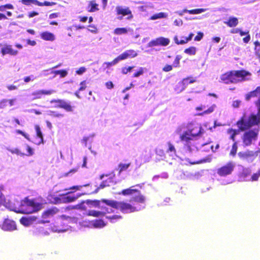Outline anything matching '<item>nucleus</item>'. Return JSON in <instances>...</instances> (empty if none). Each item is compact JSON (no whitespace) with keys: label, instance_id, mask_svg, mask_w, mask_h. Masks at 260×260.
I'll use <instances>...</instances> for the list:
<instances>
[{"label":"nucleus","instance_id":"de8ad7c7","mask_svg":"<svg viewBox=\"0 0 260 260\" xmlns=\"http://www.w3.org/2000/svg\"><path fill=\"white\" fill-rule=\"evenodd\" d=\"M254 51H255V54L256 55H259V52H260V43L256 41H255L254 42Z\"/></svg>","mask_w":260,"mask_h":260},{"label":"nucleus","instance_id":"f704fd0d","mask_svg":"<svg viewBox=\"0 0 260 260\" xmlns=\"http://www.w3.org/2000/svg\"><path fill=\"white\" fill-rule=\"evenodd\" d=\"M260 177V169H259L255 173H254L251 176L249 181L251 182H255L257 181Z\"/></svg>","mask_w":260,"mask_h":260},{"label":"nucleus","instance_id":"ea45409f","mask_svg":"<svg viewBox=\"0 0 260 260\" xmlns=\"http://www.w3.org/2000/svg\"><path fill=\"white\" fill-rule=\"evenodd\" d=\"M238 149L237 143L236 142H235L232 147L231 150L230 151V154L232 156H235L237 153Z\"/></svg>","mask_w":260,"mask_h":260},{"label":"nucleus","instance_id":"f3484780","mask_svg":"<svg viewBox=\"0 0 260 260\" xmlns=\"http://www.w3.org/2000/svg\"><path fill=\"white\" fill-rule=\"evenodd\" d=\"M137 56V53L134 50H127L117 56L119 61L120 60H124L128 58H134Z\"/></svg>","mask_w":260,"mask_h":260},{"label":"nucleus","instance_id":"f03ea898","mask_svg":"<svg viewBox=\"0 0 260 260\" xmlns=\"http://www.w3.org/2000/svg\"><path fill=\"white\" fill-rule=\"evenodd\" d=\"M251 73L244 70H232L221 75L220 82L226 84H236L246 80V77Z\"/></svg>","mask_w":260,"mask_h":260},{"label":"nucleus","instance_id":"dca6fc26","mask_svg":"<svg viewBox=\"0 0 260 260\" xmlns=\"http://www.w3.org/2000/svg\"><path fill=\"white\" fill-rule=\"evenodd\" d=\"M104 211H100L96 210H89L87 213V215L89 216H93L94 217H104L106 216L107 213H111L113 212L112 210H110L109 211L108 208L105 207Z\"/></svg>","mask_w":260,"mask_h":260},{"label":"nucleus","instance_id":"ddd939ff","mask_svg":"<svg viewBox=\"0 0 260 260\" xmlns=\"http://www.w3.org/2000/svg\"><path fill=\"white\" fill-rule=\"evenodd\" d=\"M116 12L117 15H121L122 16L119 17L118 19L121 20L123 16L128 15L127 19H129L133 18V16L132 11L128 7L123 8L121 6H117L116 7Z\"/></svg>","mask_w":260,"mask_h":260},{"label":"nucleus","instance_id":"3c124183","mask_svg":"<svg viewBox=\"0 0 260 260\" xmlns=\"http://www.w3.org/2000/svg\"><path fill=\"white\" fill-rule=\"evenodd\" d=\"M181 58V57L180 55H177L175 57V59L173 62V66L175 68L179 67L180 64V60Z\"/></svg>","mask_w":260,"mask_h":260},{"label":"nucleus","instance_id":"8fccbe9b","mask_svg":"<svg viewBox=\"0 0 260 260\" xmlns=\"http://www.w3.org/2000/svg\"><path fill=\"white\" fill-rule=\"evenodd\" d=\"M251 173V171L249 169H244L243 170V171L241 173V177L243 178H246L247 176H249Z\"/></svg>","mask_w":260,"mask_h":260},{"label":"nucleus","instance_id":"20e7f679","mask_svg":"<svg viewBox=\"0 0 260 260\" xmlns=\"http://www.w3.org/2000/svg\"><path fill=\"white\" fill-rule=\"evenodd\" d=\"M260 123V107L257 114H251L248 117L244 113L236 122V125L240 131L250 129Z\"/></svg>","mask_w":260,"mask_h":260},{"label":"nucleus","instance_id":"cd10ccee","mask_svg":"<svg viewBox=\"0 0 260 260\" xmlns=\"http://www.w3.org/2000/svg\"><path fill=\"white\" fill-rule=\"evenodd\" d=\"M106 218L108 219L111 223H115L119 220L122 218V216L120 215H113L111 216H106Z\"/></svg>","mask_w":260,"mask_h":260},{"label":"nucleus","instance_id":"603ef678","mask_svg":"<svg viewBox=\"0 0 260 260\" xmlns=\"http://www.w3.org/2000/svg\"><path fill=\"white\" fill-rule=\"evenodd\" d=\"M10 151L12 154H16L17 155H21V156H24L25 155V154L24 153L21 152L19 150V149H18V148H14V149H11V150H10Z\"/></svg>","mask_w":260,"mask_h":260},{"label":"nucleus","instance_id":"f8f14e48","mask_svg":"<svg viewBox=\"0 0 260 260\" xmlns=\"http://www.w3.org/2000/svg\"><path fill=\"white\" fill-rule=\"evenodd\" d=\"M202 130L203 129L201 125L197 123H190L188 125L186 131L195 138L200 136L203 133Z\"/></svg>","mask_w":260,"mask_h":260},{"label":"nucleus","instance_id":"aec40b11","mask_svg":"<svg viewBox=\"0 0 260 260\" xmlns=\"http://www.w3.org/2000/svg\"><path fill=\"white\" fill-rule=\"evenodd\" d=\"M85 193H77L76 194H71V192H68L63 194L64 203H69L75 201L77 199Z\"/></svg>","mask_w":260,"mask_h":260},{"label":"nucleus","instance_id":"864d4df0","mask_svg":"<svg viewBox=\"0 0 260 260\" xmlns=\"http://www.w3.org/2000/svg\"><path fill=\"white\" fill-rule=\"evenodd\" d=\"M15 101V100L14 99H10V100H6V99H4V100H3L1 102V104H4V105H5L8 102L10 104V106H12L14 104V102Z\"/></svg>","mask_w":260,"mask_h":260},{"label":"nucleus","instance_id":"5701e85b","mask_svg":"<svg viewBox=\"0 0 260 260\" xmlns=\"http://www.w3.org/2000/svg\"><path fill=\"white\" fill-rule=\"evenodd\" d=\"M42 39L45 41H53L55 40L54 35L49 31H44L40 34Z\"/></svg>","mask_w":260,"mask_h":260},{"label":"nucleus","instance_id":"f257e3e1","mask_svg":"<svg viewBox=\"0 0 260 260\" xmlns=\"http://www.w3.org/2000/svg\"><path fill=\"white\" fill-rule=\"evenodd\" d=\"M135 193H137V195L132 197L128 202L124 201H117L107 199H102V202L115 209L119 210L123 213L135 212L138 211L139 209L135 206L133 203H144L145 201V197L141 194L140 191L137 189L128 188L123 189L120 192L118 193V194H122L124 196L133 195Z\"/></svg>","mask_w":260,"mask_h":260},{"label":"nucleus","instance_id":"6e6552de","mask_svg":"<svg viewBox=\"0 0 260 260\" xmlns=\"http://www.w3.org/2000/svg\"><path fill=\"white\" fill-rule=\"evenodd\" d=\"M235 168V165L232 161H229L217 170V174L220 177H225L231 175Z\"/></svg>","mask_w":260,"mask_h":260},{"label":"nucleus","instance_id":"1a4fd4ad","mask_svg":"<svg viewBox=\"0 0 260 260\" xmlns=\"http://www.w3.org/2000/svg\"><path fill=\"white\" fill-rule=\"evenodd\" d=\"M259 154H260V150L256 151L247 150L244 152H239L238 155L239 158L243 160L252 161Z\"/></svg>","mask_w":260,"mask_h":260},{"label":"nucleus","instance_id":"e433bc0d","mask_svg":"<svg viewBox=\"0 0 260 260\" xmlns=\"http://www.w3.org/2000/svg\"><path fill=\"white\" fill-rule=\"evenodd\" d=\"M215 108H216V105L213 104L208 109H207L206 110H205L204 112H203L201 113H199L198 115H200V116H203L204 114H210L214 111Z\"/></svg>","mask_w":260,"mask_h":260},{"label":"nucleus","instance_id":"5fc2aeb1","mask_svg":"<svg viewBox=\"0 0 260 260\" xmlns=\"http://www.w3.org/2000/svg\"><path fill=\"white\" fill-rule=\"evenodd\" d=\"M133 68H134L133 66L128 67V68H125V67L123 68L122 69V73L123 74H126L128 72H130Z\"/></svg>","mask_w":260,"mask_h":260},{"label":"nucleus","instance_id":"c756f323","mask_svg":"<svg viewBox=\"0 0 260 260\" xmlns=\"http://www.w3.org/2000/svg\"><path fill=\"white\" fill-rule=\"evenodd\" d=\"M35 129L36 131L37 136L40 139V141L39 142V144H43V136L41 131L40 127L38 125H35Z\"/></svg>","mask_w":260,"mask_h":260},{"label":"nucleus","instance_id":"473e14b6","mask_svg":"<svg viewBox=\"0 0 260 260\" xmlns=\"http://www.w3.org/2000/svg\"><path fill=\"white\" fill-rule=\"evenodd\" d=\"M167 145L168 148L167 149L166 152L168 153H171V154H176V150L173 144L171 142H168L167 143Z\"/></svg>","mask_w":260,"mask_h":260},{"label":"nucleus","instance_id":"052dcab7","mask_svg":"<svg viewBox=\"0 0 260 260\" xmlns=\"http://www.w3.org/2000/svg\"><path fill=\"white\" fill-rule=\"evenodd\" d=\"M26 150L27 151V156H31L34 154V151L28 145H26Z\"/></svg>","mask_w":260,"mask_h":260},{"label":"nucleus","instance_id":"2eb2a0df","mask_svg":"<svg viewBox=\"0 0 260 260\" xmlns=\"http://www.w3.org/2000/svg\"><path fill=\"white\" fill-rule=\"evenodd\" d=\"M55 91L54 90H39L33 92L31 93L32 98V100H37L41 99L43 95H50L54 93Z\"/></svg>","mask_w":260,"mask_h":260},{"label":"nucleus","instance_id":"7c9ffc66","mask_svg":"<svg viewBox=\"0 0 260 260\" xmlns=\"http://www.w3.org/2000/svg\"><path fill=\"white\" fill-rule=\"evenodd\" d=\"M20 221L22 224L28 226L31 224L33 220L31 218L23 217L20 219Z\"/></svg>","mask_w":260,"mask_h":260},{"label":"nucleus","instance_id":"69168bd1","mask_svg":"<svg viewBox=\"0 0 260 260\" xmlns=\"http://www.w3.org/2000/svg\"><path fill=\"white\" fill-rule=\"evenodd\" d=\"M250 35L249 33H248V35H246V36L243 38V41L244 43L247 44L250 41Z\"/></svg>","mask_w":260,"mask_h":260},{"label":"nucleus","instance_id":"72a5a7b5","mask_svg":"<svg viewBox=\"0 0 260 260\" xmlns=\"http://www.w3.org/2000/svg\"><path fill=\"white\" fill-rule=\"evenodd\" d=\"M127 32V29L125 27H117L114 30L113 33L116 35H120L125 34Z\"/></svg>","mask_w":260,"mask_h":260},{"label":"nucleus","instance_id":"680f3d73","mask_svg":"<svg viewBox=\"0 0 260 260\" xmlns=\"http://www.w3.org/2000/svg\"><path fill=\"white\" fill-rule=\"evenodd\" d=\"M86 68L85 67H82L79 68L76 71V73L78 75H82L83 73L86 71Z\"/></svg>","mask_w":260,"mask_h":260},{"label":"nucleus","instance_id":"37998d69","mask_svg":"<svg viewBox=\"0 0 260 260\" xmlns=\"http://www.w3.org/2000/svg\"><path fill=\"white\" fill-rule=\"evenodd\" d=\"M166 17V15L165 13L160 12L159 13L153 15L151 17V19L155 20V19H159V18H165Z\"/></svg>","mask_w":260,"mask_h":260},{"label":"nucleus","instance_id":"39448f33","mask_svg":"<svg viewBox=\"0 0 260 260\" xmlns=\"http://www.w3.org/2000/svg\"><path fill=\"white\" fill-rule=\"evenodd\" d=\"M194 138L187 131L180 136V141L184 143V147L190 152L197 149V147L192 143Z\"/></svg>","mask_w":260,"mask_h":260},{"label":"nucleus","instance_id":"09e8293b","mask_svg":"<svg viewBox=\"0 0 260 260\" xmlns=\"http://www.w3.org/2000/svg\"><path fill=\"white\" fill-rule=\"evenodd\" d=\"M174 40L176 44H184L187 43L185 38L184 39L179 40L177 36H175L174 38Z\"/></svg>","mask_w":260,"mask_h":260},{"label":"nucleus","instance_id":"338daca9","mask_svg":"<svg viewBox=\"0 0 260 260\" xmlns=\"http://www.w3.org/2000/svg\"><path fill=\"white\" fill-rule=\"evenodd\" d=\"M106 87L109 89H111L114 87V85L111 81H108L105 83Z\"/></svg>","mask_w":260,"mask_h":260},{"label":"nucleus","instance_id":"a878e982","mask_svg":"<svg viewBox=\"0 0 260 260\" xmlns=\"http://www.w3.org/2000/svg\"><path fill=\"white\" fill-rule=\"evenodd\" d=\"M204 11L205 9L202 8L190 10L184 9L182 10L181 12L179 13V15H182L184 13H188L189 14H199L202 13V12H204Z\"/></svg>","mask_w":260,"mask_h":260},{"label":"nucleus","instance_id":"bb28decb","mask_svg":"<svg viewBox=\"0 0 260 260\" xmlns=\"http://www.w3.org/2000/svg\"><path fill=\"white\" fill-rule=\"evenodd\" d=\"M257 96L260 97V86L256 87L253 91L249 92L246 95V100L248 101L251 98Z\"/></svg>","mask_w":260,"mask_h":260},{"label":"nucleus","instance_id":"49530a36","mask_svg":"<svg viewBox=\"0 0 260 260\" xmlns=\"http://www.w3.org/2000/svg\"><path fill=\"white\" fill-rule=\"evenodd\" d=\"M118 60L117 58H115L111 62H105L104 64L106 65V67L107 68H110L111 66H114L118 62Z\"/></svg>","mask_w":260,"mask_h":260},{"label":"nucleus","instance_id":"bf43d9fd","mask_svg":"<svg viewBox=\"0 0 260 260\" xmlns=\"http://www.w3.org/2000/svg\"><path fill=\"white\" fill-rule=\"evenodd\" d=\"M173 69L172 65L166 64L163 68L162 71L166 72H170Z\"/></svg>","mask_w":260,"mask_h":260},{"label":"nucleus","instance_id":"79ce46f5","mask_svg":"<svg viewBox=\"0 0 260 260\" xmlns=\"http://www.w3.org/2000/svg\"><path fill=\"white\" fill-rule=\"evenodd\" d=\"M131 165V163L122 164L120 163L118 165V168L119 169V173L126 170Z\"/></svg>","mask_w":260,"mask_h":260},{"label":"nucleus","instance_id":"c03bdc74","mask_svg":"<svg viewBox=\"0 0 260 260\" xmlns=\"http://www.w3.org/2000/svg\"><path fill=\"white\" fill-rule=\"evenodd\" d=\"M146 70L145 68L141 67L138 69V70L136 72H135L133 74V77L134 78L138 77L141 75H142L144 73V71Z\"/></svg>","mask_w":260,"mask_h":260},{"label":"nucleus","instance_id":"774afa93","mask_svg":"<svg viewBox=\"0 0 260 260\" xmlns=\"http://www.w3.org/2000/svg\"><path fill=\"white\" fill-rule=\"evenodd\" d=\"M59 16V13L55 12L50 14L49 15V19H53L58 17Z\"/></svg>","mask_w":260,"mask_h":260},{"label":"nucleus","instance_id":"b1692460","mask_svg":"<svg viewBox=\"0 0 260 260\" xmlns=\"http://www.w3.org/2000/svg\"><path fill=\"white\" fill-rule=\"evenodd\" d=\"M91 223L92 226L94 228L101 229L106 225V223L102 219H95Z\"/></svg>","mask_w":260,"mask_h":260},{"label":"nucleus","instance_id":"c85d7f7f","mask_svg":"<svg viewBox=\"0 0 260 260\" xmlns=\"http://www.w3.org/2000/svg\"><path fill=\"white\" fill-rule=\"evenodd\" d=\"M239 130L236 129H233V128H229L228 130V133L230 134V139L232 140L233 141H235V136L239 134Z\"/></svg>","mask_w":260,"mask_h":260},{"label":"nucleus","instance_id":"9d476101","mask_svg":"<svg viewBox=\"0 0 260 260\" xmlns=\"http://www.w3.org/2000/svg\"><path fill=\"white\" fill-rule=\"evenodd\" d=\"M258 133L254 130H249L246 132L242 138L243 142L245 146H249L253 140L257 139Z\"/></svg>","mask_w":260,"mask_h":260},{"label":"nucleus","instance_id":"a18cd8bd","mask_svg":"<svg viewBox=\"0 0 260 260\" xmlns=\"http://www.w3.org/2000/svg\"><path fill=\"white\" fill-rule=\"evenodd\" d=\"M6 9H13L14 6L13 5H12L11 4H7L5 5L0 6V11L4 12Z\"/></svg>","mask_w":260,"mask_h":260},{"label":"nucleus","instance_id":"c9c22d12","mask_svg":"<svg viewBox=\"0 0 260 260\" xmlns=\"http://www.w3.org/2000/svg\"><path fill=\"white\" fill-rule=\"evenodd\" d=\"M210 149L213 152H215V150H214L213 145H210V143H206L203 145L202 151L209 152Z\"/></svg>","mask_w":260,"mask_h":260},{"label":"nucleus","instance_id":"e2e57ef3","mask_svg":"<svg viewBox=\"0 0 260 260\" xmlns=\"http://www.w3.org/2000/svg\"><path fill=\"white\" fill-rule=\"evenodd\" d=\"M50 115L56 117H62L63 116V114L56 113L55 111H51Z\"/></svg>","mask_w":260,"mask_h":260},{"label":"nucleus","instance_id":"0e129e2a","mask_svg":"<svg viewBox=\"0 0 260 260\" xmlns=\"http://www.w3.org/2000/svg\"><path fill=\"white\" fill-rule=\"evenodd\" d=\"M149 45L150 46H159L157 38H156L155 40L151 41L149 43Z\"/></svg>","mask_w":260,"mask_h":260},{"label":"nucleus","instance_id":"2f4dec72","mask_svg":"<svg viewBox=\"0 0 260 260\" xmlns=\"http://www.w3.org/2000/svg\"><path fill=\"white\" fill-rule=\"evenodd\" d=\"M159 46H166L169 45L170 43V40L168 38L164 37L157 38Z\"/></svg>","mask_w":260,"mask_h":260},{"label":"nucleus","instance_id":"6e6d98bb","mask_svg":"<svg viewBox=\"0 0 260 260\" xmlns=\"http://www.w3.org/2000/svg\"><path fill=\"white\" fill-rule=\"evenodd\" d=\"M80 87L78 89L79 91H83L86 88V81L84 80L80 82Z\"/></svg>","mask_w":260,"mask_h":260},{"label":"nucleus","instance_id":"4d7b16f0","mask_svg":"<svg viewBox=\"0 0 260 260\" xmlns=\"http://www.w3.org/2000/svg\"><path fill=\"white\" fill-rule=\"evenodd\" d=\"M68 74V72L65 70H58V75L60 76V77L63 78L66 77Z\"/></svg>","mask_w":260,"mask_h":260},{"label":"nucleus","instance_id":"6ab92c4d","mask_svg":"<svg viewBox=\"0 0 260 260\" xmlns=\"http://www.w3.org/2000/svg\"><path fill=\"white\" fill-rule=\"evenodd\" d=\"M1 52L4 56L6 54H9L11 55H16L18 51L16 50H14L12 48V46L11 45H5L2 49Z\"/></svg>","mask_w":260,"mask_h":260},{"label":"nucleus","instance_id":"a19ab883","mask_svg":"<svg viewBox=\"0 0 260 260\" xmlns=\"http://www.w3.org/2000/svg\"><path fill=\"white\" fill-rule=\"evenodd\" d=\"M54 200L52 202L55 204L64 203L63 194H61L59 197H56L53 198Z\"/></svg>","mask_w":260,"mask_h":260},{"label":"nucleus","instance_id":"4468645a","mask_svg":"<svg viewBox=\"0 0 260 260\" xmlns=\"http://www.w3.org/2000/svg\"><path fill=\"white\" fill-rule=\"evenodd\" d=\"M20 2L24 5L29 6L33 4L38 6H52L56 5L55 2H49L45 1L44 2H40L37 0H21Z\"/></svg>","mask_w":260,"mask_h":260},{"label":"nucleus","instance_id":"423d86ee","mask_svg":"<svg viewBox=\"0 0 260 260\" xmlns=\"http://www.w3.org/2000/svg\"><path fill=\"white\" fill-rule=\"evenodd\" d=\"M50 103L55 104V108L63 109L68 112H73L75 108V106L72 105L70 102L62 99H53L50 101Z\"/></svg>","mask_w":260,"mask_h":260},{"label":"nucleus","instance_id":"a211bd4d","mask_svg":"<svg viewBox=\"0 0 260 260\" xmlns=\"http://www.w3.org/2000/svg\"><path fill=\"white\" fill-rule=\"evenodd\" d=\"M2 229L4 231H13L16 229L15 222L11 220L5 219L2 225Z\"/></svg>","mask_w":260,"mask_h":260},{"label":"nucleus","instance_id":"58836bf2","mask_svg":"<svg viewBox=\"0 0 260 260\" xmlns=\"http://www.w3.org/2000/svg\"><path fill=\"white\" fill-rule=\"evenodd\" d=\"M184 52L189 55H194L196 53V48L193 46L189 47L184 50Z\"/></svg>","mask_w":260,"mask_h":260},{"label":"nucleus","instance_id":"412c9836","mask_svg":"<svg viewBox=\"0 0 260 260\" xmlns=\"http://www.w3.org/2000/svg\"><path fill=\"white\" fill-rule=\"evenodd\" d=\"M197 81L196 77L189 76L186 78H183L179 84L182 87V89H184L189 84H192L196 82Z\"/></svg>","mask_w":260,"mask_h":260},{"label":"nucleus","instance_id":"13d9d810","mask_svg":"<svg viewBox=\"0 0 260 260\" xmlns=\"http://www.w3.org/2000/svg\"><path fill=\"white\" fill-rule=\"evenodd\" d=\"M204 34L202 32H199L197 35L194 37V40L196 41H200L203 37Z\"/></svg>","mask_w":260,"mask_h":260},{"label":"nucleus","instance_id":"4be33fe9","mask_svg":"<svg viewBox=\"0 0 260 260\" xmlns=\"http://www.w3.org/2000/svg\"><path fill=\"white\" fill-rule=\"evenodd\" d=\"M238 18L235 17H230L227 21L224 22V23L230 27H236L238 24Z\"/></svg>","mask_w":260,"mask_h":260},{"label":"nucleus","instance_id":"9b49d317","mask_svg":"<svg viewBox=\"0 0 260 260\" xmlns=\"http://www.w3.org/2000/svg\"><path fill=\"white\" fill-rule=\"evenodd\" d=\"M59 210L56 207H53L49 208L43 212L42 214V223H47L50 222L48 218L53 217L54 215L58 213Z\"/></svg>","mask_w":260,"mask_h":260},{"label":"nucleus","instance_id":"393cba45","mask_svg":"<svg viewBox=\"0 0 260 260\" xmlns=\"http://www.w3.org/2000/svg\"><path fill=\"white\" fill-rule=\"evenodd\" d=\"M99 5L96 3L95 1H91L88 3L87 7V11L89 12H93L99 10Z\"/></svg>","mask_w":260,"mask_h":260},{"label":"nucleus","instance_id":"4c0bfd02","mask_svg":"<svg viewBox=\"0 0 260 260\" xmlns=\"http://www.w3.org/2000/svg\"><path fill=\"white\" fill-rule=\"evenodd\" d=\"M211 161V156H208L206 157L205 158L202 159L199 161H194L193 162H191V164L194 165V164H199L201 163H204V162H210Z\"/></svg>","mask_w":260,"mask_h":260},{"label":"nucleus","instance_id":"0eeeda50","mask_svg":"<svg viewBox=\"0 0 260 260\" xmlns=\"http://www.w3.org/2000/svg\"><path fill=\"white\" fill-rule=\"evenodd\" d=\"M105 177H107L101 182L99 186H97L95 190L92 192V193H96L100 189H103L105 187L110 186L114 182L115 174L113 172L107 174H103L100 176V179H103Z\"/></svg>","mask_w":260,"mask_h":260},{"label":"nucleus","instance_id":"7ed1b4c3","mask_svg":"<svg viewBox=\"0 0 260 260\" xmlns=\"http://www.w3.org/2000/svg\"><path fill=\"white\" fill-rule=\"evenodd\" d=\"M42 205L41 203L36 202L35 200H29L25 198L21 202L19 207L10 208V210L14 211L16 213L22 214H31L41 210Z\"/></svg>","mask_w":260,"mask_h":260}]
</instances>
